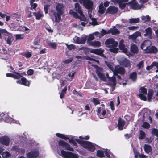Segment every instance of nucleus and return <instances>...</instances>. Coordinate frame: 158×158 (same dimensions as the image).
<instances>
[{
  "label": "nucleus",
  "instance_id": "obj_1",
  "mask_svg": "<svg viewBox=\"0 0 158 158\" xmlns=\"http://www.w3.org/2000/svg\"><path fill=\"white\" fill-rule=\"evenodd\" d=\"M75 9L80 14V16L76 12H74L72 10H70L69 11V13L73 15L74 17L79 18L81 21L80 24L83 26H85L87 23V19L83 13L81 7L78 3H76L75 4Z\"/></svg>",
  "mask_w": 158,
  "mask_h": 158
},
{
  "label": "nucleus",
  "instance_id": "obj_2",
  "mask_svg": "<svg viewBox=\"0 0 158 158\" xmlns=\"http://www.w3.org/2000/svg\"><path fill=\"white\" fill-rule=\"evenodd\" d=\"M79 138L80 139H76V141L79 144L91 151H94V150L97 146L96 144L92 143L89 141H84L83 140V139H88L89 138V136H86L84 138H83L82 136H80Z\"/></svg>",
  "mask_w": 158,
  "mask_h": 158
},
{
  "label": "nucleus",
  "instance_id": "obj_3",
  "mask_svg": "<svg viewBox=\"0 0 158 158\" xmlns=\"http://www.w3.org/2000/svg\"><path fill=\"white\" fill-rule=\"evenodd\" d=\"M105 44L106 47L109 48L110 51L114 53L118 52V49L117 47L118 43L117 42L115 41L114 39L109 38L106 40Z\"/></svg>",
  "mask_w": 158,
  "mask_h": 158
},
{
  "label": "nucleus",
  "instance_id": "obj_4",
  "mask_svg": "<svg viewBox=\"0 0 158 158\" xmlns=\"http://www.w3.org/2000/svg\"><path fill=\"white\" fill-rule=\"evenodd\" d=\"M56 11H53L55 21L59 22L61 19V16L63 13L64 6L62 4L58 3L56 6Z\"/></svg>",
  "mask_w": 158,
  "mask_h": 158
},
{
  "label": "nucleus",
  "instance_id": "obj_5",
  "mask_svg": "<svg viewBox=\"0 0 158 158\" xmlns=\"http://www.w3.org/2000/svg\"><path fill=\"white\" fill-rule=\"evenodd\" d=\"M59 155L64 158H79L77 155L72 152H66L62 150L60 152H58Z\"/></svg>",
  "mask_w": 158,
  "mask_h": 158
},
{
  "label": "nucleus",
  "instance_id": "obj_6",
  "mask_svg": "<svg viewBox=\"0 0 158 158\" xmlns=\"http://www.w3.org/2000/svg\"><path fill=\"white\" fill-rule=\"evenodd\" d=\"M117 60L121 65L128 68L131 67V64L129 61L123 56H121L118 57Z\"/></svg>",
  "mask_w": 158,
  "mask_h": 158
},
{
  "label": "nucleus",
  "instance_id": "obj_7",
  "mask_svg": "<svg viewBox=\"0 0 158 158\" xmlns=\"http://www.w3.org/2000/svg\"><path fill=\"white\" fill-rule=\"evenodd\" d=\"M142 113L143 114V121H149L150 123L152 122V119L150 115V110L147 109L143 110L142 111Z\"/></svg>",
  "mask_w": 158,
  "mask_h": 158
},
{
  "label": "nucleus",
  "instance_id": "obj_8",
  "mask_svg": "<svg viewBox=\"0 0 158 158\" xmlns=\"http://www.w3.org/2000/svg\"><path fill=\"white\" fill-rule=\"evenodd\" d=\"M97 114L100 118L103 119L107 117L106 111L104 107H97Z\"/></svg>",
  "mask_w": 158,
  "mask_h": 158
},
{
  "label": "nucleus",
  "instance_id": "obj_9",
  "mask_svg": "<svg viewBox=\"0 0 158 158\" xmlns=\"http://www.w3.org/2000/svg\"><path fill=\"white\" fill-rule=\"evenodd\" d=\"M139 95L140 98L142 100H147L146 95L147 94V89L143 87H141L139 89Z\"/></svg>",
  "mask_w": 158,
  "mask_h": 158
},
{
  "label": "nucleus",
  "instance_id": "obj_10",
  "mask_svg": "<svg viewBox=\"0 0 158 158\" xmlns=\"http://www.w3.org/2000/svg\"><path fill=\"white\" fill-rule=\"evenodd\" d=\"M56 135L58 137L61 138L65 140L69 139V142L74 146H76L77 144L76 142L73 139H69V137L68 135H64L63 134L57 133Z\"/></svg>",
  "mask_w": 158,
  "mask_h": 158
},
{
  "label": "nucleus",
  "instance_id": "obj_11",
  "mask_svg": "<svg viewBox=\"0 0 158 158\" xmlns=\"http://www.w3.org/2000/svg\"><path fill=\"white\" fill-rule=\"evenodd\" d=\"M87 40L86 36H83L81 38L77 36L75 37L73 39V42L77 44H84Z\"/></svg>",
  "mask_w": 158,
  "mask_h": 158
},
{
  "label": "nucleus",
  "instance_id": "obj_12",
  "mask_svg": "<svg viewBox=\"0 0 158 158\" xmlns=\"http://www.w3.org/2000/svg\"><path fill=\"white\" fill-rule=\"evenodd\" d=\"M128 0H112V1L115 3H118L120 8L122 9L126 7V5L129 4V3H125L128 2Z\"/></svg>",
  "mask_w": 158,
  "mask_h": 158
},
{
  "label": "nucleus",
  "instance_id": "obj_13",
  "mask_svg": "<svg viewBox=\"0 0 158 158\" xmlns=\"http://www.w3.org/2000/svg\"><path fill=\"white\" fill-rule=\"evenodd\" d=\"M113 74H116L119 73L121 75L124 74L125 72L124 68L119 65L115 67L114 70L113 71Z\"/></svg>",
  "mask_w": 158,
  "mask_h": 158
},
{
  "label": "nucleus",
  "instance_id": "obj_14",
  "mask_svg": "<svg viewBox=\"0 0 158 158\" xmlns=\"http://www.w3.org/2000/svg\"><path fill=\"white\" fill-rule=\"evenodd\" d=\"M135 0L129 2L130 7L134 10H139L142 7V4H138L137 2L135 1Z\"/></svg>",
  "mask_w": 158,
  "mask_h": 158
},
{
  "label": "nucleus",
  "instance_id": "obj_15",
  "mask_svg": "<svg viewBox=\"0 0 158 158\" xmlns=\"http://www.w3.org/2000/svg\"><path fill=\"white\" fill-rule=\"evenodd\" d=\"M39 154V152L37 150H33L27 154V158H36L38 156Z\"/></svg>",
  "mask_w": 158,
  "mask_h": 158
},
{
  "label": "nucleus",
  "instance_id": "obj_16",
  "mask_svg": "<svg viewBox=\"0 0 158 158\" xmlns=\"http://www.w3.org/2000/svg\"><path fill=\"white\" fill-rule=\"evenodd\" d=\"M107 78L108 79L110 82V85H112V89L113 91L115 89V86L116 85V78L115 77L113 76L112 77H110L109 76L108 74L107 73L106 74Z\"/></svg>",
  "mask_w": 158,
  "mask_h": 158
},
{
  "label": "nucleus",
  "instance_id": "obj_17",
  "mask_svg": "<svg viewBox=\"0 0 158 158\" xmlns=\"http://www.w3.org/2000/svg\"><path fill=\"white\" fill-rule=\"evenodd\" d=\"M58 144L60 146L64 147L67 150L71 151H73L74 150L73 148H71L68 143L65 142L64 141H59L58 142Z\"/></svg>",
  "mask_w": 158,
  "mask_h": 158
},
{
  "label": "nucleus",
  "instance_id": "obj_18",
  "mask_svg": "<svg viewBox=\"0 0 158 158\" xmlns=\"http://www.w3.org/2000/svg\"><path fill=\"white\" fill-rule=\"evenodd\" d=\"M151 45V43L149 40H145L143 43L141 45V48L143 50L147 51Z\"/></svg>",
  "mask_w": 158,
  "mask_h": 158
},
{
  "label": "nucleus",
  "instance_id": "obj_19",
  "mask_svg": "<svg viewBox=\"0 0 158 158\" xmlns=\"http://www.w3.org/2000/svg\"><path fill=\"white\" fill-rule=\"evenodd\" d=\"M102 69L101 68L98 67L96 70V72L99 77L103 81H106V78L105 76L102 73Z\"/></svg>",
  "mask_w": 158,
  "mask_h": 158
},
{
  "label": "nucleus",
  "instance_id": "obj_20",
  "mask_svg": "<svg viewBox=\"0 0 158 158\" xmlns=\"http://www.w3.org/2000/svg\"><path fill=\"white\" fill-rule=\"evenodd\" d=\"M6 76L7 77H13L15 79H19L22 77L20 73L16 72H14L12 73H7Z\"/></svg>",
  "mask_w": 158,
  "mask_h": 158
},
{
  "label": "nucleus",
  "instance_id": "obj_21",
  "mask_svg": "<svg viewBox=\"0 0 158 158\" xmlns=\"http://www.w3.org/2000/svg\"><path fill=\"white\" fill-rule=\"evenodd\" d=\"M83 6L85 8L88 9V11H91V9L93 5V2L90 0H86L83 3Z\"/></svg>",
  "mask_w": 158,
  "mask_h": 158
},
{
  "label": "nucleus",
  "instance_id": "obj_22",
  "mask_svg": "<svg viewBox=\"0 0 158 158\" xmlns=\"http://www.w3.org/2000/svg\"><path fill=\"white\" fill-rule=\"evenodd\" d=\"M9 139L7 136H3L0 137V143L8 146L9 143Z\"/></svg>",
  "mask_w": 158,
  "mask_h": 158
},
{
  "label": "nucleus",
  "instance_id": "obj_23",
  "mask_svg": "<svg viewBox=\"0 0 158 158\" xmlns=\"http://www.w3.org/2000/svg\"><path fill=\"white\" fill-rule=\"evenodd\" d=\"M17 83L21 84L24 85L29 86L30 85V82L24 77L21 78V80H19L16 81Z\"/></svg>",
  "mask_w": 158,
  "mask_h": 158
},
{
  "label": "nucleus",
  "instance_id": "obj_24",
  "mask_svg": "<svg viewBox=\"0 0 158 158\" xmlns=\"http://www.w3.org/2000/svg\"><path fill=\"white\" fill-rule=\"evenodd\" d=\"M118 8L114 6L109 7L106 10V13L110 14H114L117 12Z\"/></svg>",
  "mask_w": 158,
  "mask_h": 158
},
{
  "label": "nucleus",
  "instance_id": "obj_25",
  "mask_svg": "<svg viewBox=\"0 0 158 158\" xmlns=\"http://www.w3.org/2000/svg\"><path fill=\"white\" fill-rule=\"evenodd\" d=\"M104 50L101 48L97 49H92L90 50V52L91 53H94L99 55L101 56H104L103 54Z\"/></svg>",
  "mask_w": 158,
  "mask_h": 158
},
{
  "label": "nucleus",
  "instance_id": "obj_26",
  "mask_svg": "<svg viewBox=\"0 0 158 158\" xmlns=\"http://www.w3.org/2000/svg\"><path fill=\"white\" fill-rule=\"evenodd\" d=\"M141 36V33L139 31H137L134 33L132 35H129V39L134 41L136 38L139 36Z\"/></svg>",
  "mask_w": 158,
  "mask_h": 158
},
{
  "label": "nucleus",
  "instance_id": "obj_27",
  "mask_svg": "<svg viewBox=\"0 0 158 158\" xmlns=\"http://www.w3.org/2000/svg\"><path fill=\"white\" fill-rule=\"evenodd\" d=\"M88 44L89 45L94 47H99L101 45V43L98 41L89 42Z\"/></svg>",
  "mask_w": 158,
  "mask_h": 158
},
{
  "label": "nucleus",
  "instance_id": "obj_28",
  "mask_svg": "<svg viewBox=\"0 0 158 158\" xmlns=\"http://www.w3.org/2000/svg\"><path fill=\"white\" fill-rule=\"evenodd\" d=\"M88 14L90 18L92 20V22H90V23L92 24V25H95L98 24L97 23L96 21V19L92 17V15H91V12L90 10H89L88 11Z\"/></svg>",
  "mask_w": 158,
  "mask_h": 158
},
{
  "label": "nucleus",
  "instance_id": "obj_29",
  "mask_svg": "<svg viewBox=\"0 0 158 158\" xmlns=\"http://www.w3.org/2000/svg\"><path fill=\"white\" fill-rule=\"evenodd\" d=\"M145 34H144L145 36L150 37L152 34V28L150 27H148L145 30Z\"/></svg>",
  "mask_w": 158,
  "mask_h": 158
},
{
  "label": "nucleus",
  "instance_id": "obj_30",
  "mask_svg": "<svg viewBox=\"0 0 158 158\" xmlns=\"http://www.w3.org/2000/svg\"><path fill=\"white\" fill-rule=\"evenodd\" d=\"M157 52V48L156 47L152 46L149 47L146 51V53H155Z\"/></svg>",
  "mask_w": 158,
  "mask_h": 158
},
{
  "label": "nucleus",
  "instance_id": "obj_31",
  "mask_svg": "<svg viewBox=\"0 0 158 158\" xmlns=\"http://www.w3.org/2000/svg\"><path fill=\"white\" fill-rule=\"evenodd\" d=\"M125 121L119 118L118 122V127L119 129L122 130L123 129L125 124Z\"/></svg>",
  "mask_w": 158,
  "mask_h": 158
},
{
  "label": "nucleus",
  "instance_id": "obj_32",
  "mask_svg": "<svg viewBox=\"0 0 158 158\" xmlns=\"http://www.w3.org/2000/svg\"><path fill=\"white\" fill-rule=\"evenodd\" d=\"M109 33H111L113 35H116L119 33V31L115 27H114L112 28L109 30Z\"/></svg>",
  "mask_w": 158,
  "mask_h": 158
},
{
  "label": "nucleus",
  "instance_id": "obj_33",
  "mask_svg": "<svg viewBox=\"0 0 158 158\" xmlns=\"http://www.w3.org/2000/svg\"><path fill=\"white\" fill-rule=\"evenodd\" d=\"M34 15L36 17V19L37 20H39L43 16V15L42 11H39L37 12H34Z\"/></svg>",
  "mask_w": 158,
  "mask_h": 158
},
{
  "label": "nucleus",
  "instance_id": "obj_34",
  "mask_svg": "<svg viewBox=\"0 0 158 158\" xmlns=\"http://www.w3.org/2000/svg\"><path fill=\"white\" fill-rule=\"evenodd\" d=\"M12 149L20 153L23 154L25 152V151L24 149L20 148L17 146H15L13 147Z\"/></svg>",
  "mask_w": 158,
  "mask_h": 158
},
{
  "label": "nucleus",
  "instance_id": "obj_35",
  "mask_svg": "<svg viewBox=\"0 0 158 158\" xmlns=\"http://www.w3.org/2000/svg\"><path fill=\"white\" fill-rule=\"evenodd\" d=\"M144 148L145 152L147 153H149L152 151L151 147L147 144H145L144 146Z\"/></svg>",
  "mask_w": 158,
  "mask_h": 158
},
{
  "label": "nucleus",
  "instance_id": "obj_36",
  "mask_svg": "<svg viewBox=\"0 0 158 158\" xmlns=\"http://www.w3.org/2000/svg\"><path fill=\"white\" fill-rule=\"evenodd\" d=\"M130 78L132 81H135L137 79V73L136 72H133L131 73L130 76Z\"/></svg>",
  "mask_w": 158,
  "mask_h": 158
},
{
  "label": "nucleus",
  "instance_id": "obj_37",
  "mask_svg": "<svg viewBox=\"0 0 158 158\" xmlns=\"http://www.w3.org/2000/svg\"><path fill=\"white\" fill-rule=\"evenodd\" d=\"M153 94V91L152 90H150L148 91L147 94V100L150 102L151 101Z\"/></svg>",
  "mask_w": 158,
  "mask_h": 158
},
{
  "label": "nucleus",
  "instance_id": "obj_38",
  "mask_svg": "<svg viewBox=\"0 0 158 158\" xmlns=\"http://www.w3.org/2000/svg\"><path fill=\"white\" fill-rule=\"evenodd\" d=\"M106 8L103 6V3H101L99 6V10L98 12L101 14H103L105 11Z\"/></svg>",
  "mask_w": 158,
  "mask_h": 158
},
{
  "label": "nucleus",
  "instance_id": "obj_39",
  "mask_svg": "<svg viewBox=\"0 0 158 158\" xmlns=\"http://www.w3.org/2000/svg\"><path fill=\"white\" fill-rule=\"evenodd\" d=\"M131 51L134 53H137L138 51L137 47L135 45H132L131 46Z\"/></svg>",
  "mask_w": 158,
  "mask_h": 158
},
{
  "label": "nucleus",
  "instance_id": "obj_40",
  "mask_svg": "<svg viewBox=\"0 0 158 158\" xmlns=\"http://www.w3.org/2000/svg\"><path fill=\"white\" fill-rule=\"evenodd\" d=\"M135 158H137L139 156L140 158H147V156L144 155L143 154H140L139 153L137 152H135Z\"/></svg>",
  "mask_w": 158,
  "mask_h": 158
},
{
  "label": "nucleus",
  "instance_id": "obj_41",
  "mask_svg": "<svg viewBox=\"0 0 158 158\" xmlns=\"http://www.w3.org/2000/svg\"><path fill=\"white\" fill-rule=\"evenodd\" d=\"M129 23H137L139 21V18H131L129 19Z\"/></svg>",
  "mask_w": 158,
  "mask_h": 158
},
{
  "label": "nucleus",
  "instance_id": "obj_42",
  "mask_svg": "<svg viewBox=\"0 0 158 158\" xmlns=\"http://www.w3.org/2000/svg\"><path fill=\"white\" fill-rule=\"evenodd\" d=\"M9 35L8 38H6V41L8 44H10L13 40V39L12 35L9 34Z\"/></svg>",
  "mask_w": 158,
  "mask_h": 158
},
{
  "label": "nucleus",
  "instance_id": "obj_43",
  "mask_svg": "<svg viewBox=\"0 0 158 158\" xmlns=\"http://www.w3.org/2000/svg\"><path fill=\"white\" fill-rule=\"evenodd\" d=\"M141 19L144 22H145L150 21V18L148 15H147L145 16H143L141 17Z\"/></svg>",
  "mask_w": 158,
  "mask_h": 158
},
{
  "label": "nucleus",
  "instance_id": "obj_44",
  "mask_svg": "<svg viewBox=\"0 0 158 158\" xmlns=\"http://www.w3.org/2000/svg\"><path fill=\"white\" fill-rule=\"evenodd\" d=\"M119 48L121 50L123 51L124 53L126 54V55H128L127 50L125 45H123L122 46H119Z\"/></svg>",
  "mask_w": 158,
  "mask_h": 158
},
{
  "label": "nucleus",
  "instance_id": "obj_45",
  "mask_svg": "<svg viewBox=\"0 0 158 158\" xmlns=\"http://www.w3.org/2000/svg\"><path fill=\"white\" fill-rule=\"evenodd\" d=\"M9 116H8L5 120V121L7 123H15L16 121H15L12 118H10Z\"/></svg>",
  "mask_w": 158,
  "mask_h": 158
},
{
  "label": "nucleus",
  "instance_id": "obj_46",
  "mask_svg": "<svg viewBox=\"0 0 158 158\" xmlns=\"http://www.w3.org/2000/svg\"><path fill=\"white\" fill-rule=\"evenodd\" d=\"M74 72H71L69 73L67 77L68 79L70 81H72L74 76Z\"/></svg>",
  "mask_w": 158,
  "mask_h": 158
},
{
  "label": "nucleus",
  "instance_id": "obj_47",
  "mask_svg": "<svg viewBox=\"0 0 158 158\" xmlns=\"http://www.w3.org/2000/svg\"><path fill=\"white\" fill-rule=\"evenodd\" d=\"M151 132L152 135L158 137V129L152 128L151 129Z\"/></svg>",
  "mask_w": 158,
  "mask_h": 158
},
{
  "label": "nucleus",
  "instance_id": "obj_48",
  "mask_svg": "<svg viewBox=\"0 0 158 158\" xmlns=\"http://www.w3.org/2000/svg\"><path fill=\"white\" fill-rule=\"evenodd\" d=\"M104 153L103 151L98 150L97 151V156L99 157H104L105 156Z\"/></svg>",
  "mask_w": 158,
  "mask_h": 158
},
{
  "label": "nucleus",
  "instance_id": "obj_49",
  "mask_svg": "<svg viewBox=\"0 0 158 158\" xmlns=\"http://www.w3.org/2000/svg\"><path fill=\"white\" fill-rule=\"evenodd\" d=\"M65 44L66 46L69 50H70L72 49H74L76 48L75 46L73 44L68 45L67 44L65 43Z\"/></svg>",
  "mask_w": 158,
  "mask_h": 158
},
{
  "label": "nucleus",
  "instance_id": "obj_50",
  "mask_svg": "<svg viewBox=\"0 0 158 158\" xmlns=\"http://www.w3.org/2000/svg\"><path fill=\"white\" fill-rule=\"evenodd\" d=\"M2 155L3 158H7L10 156V154L8 152H4L2 153Z\"/></svg>",
  "mask_w": 158,
  "mask_h": 158
},
{
  "label": "nucleus",
  "instance_id": "obj_51",
  "mask_svg": "<svg viewBox=\"0 0 158 158\" xmlns=\"http://www.w3.org/2000/svg\"><path fill=\"white\" fill-rule=\"evenodd\" d=\"M22 55L25 56L27 58L31 57L32 56V53L30 52H27L26 53H23Z\"/></svg>",
  "mask_w": 158,
  "mask_h": 158
},
{
  "label": "nucleus",
  "instance_id": "obj_52",
  "mask_svg": "<svg viewBox=\"0 0 158 158\" xmlns=\"http://www.w3.org/2000/svg\"><path fill=\"white\" fill-rule=\"evenodd\" d=\"M142 127L144 128L148 129L150 127V125L148 123L143 122Z\"/></svg>",
  "mask_w": 158,
  "mask_h": 158
},
{
  "label": "nucleus",
  "instance_id": "obj_53",
  "mask_svg": "<svg viewBox=\"0 0 158 158\" xmlns=\"http://www.w3.org/2000/svg\"><path fill=\"white\" fill-rule=\"evenodd\" d=\"M145 133L144 132L142 131H140L139 139H143L145 137Z\"/></svg>",
  "mask_w": 158,
  "mask_h": 158
},
{
  "label": "nucleus",
  "instance_id": "obj_54",
  "mask_svg": "<svg viewBox=\"0 0 158 158\" xmlns=\"http://www.w3.org/2000/svg\"><path fill=\"white\" fill-rule=\"evenodd\" d=\"M93 102L94 105H96L100 104V101L99 100L96 98H93L92 100Z\"/></svg>",
  "mask_w": 158,
  "mask_h": 158
},
{
  "label": "nucleus",
  "instance_id": "obj_55",
  "mask_svg": "<svg viewBox=\"0 0 158 158\" xmlns=\"http://www.w3.org/2000/svg\"><path fill=\"white\" fill-rule=\"evenodd\" d=\"M48 44L49 45L54 49H55L56 47V44L55 43L50 42Z\"/></svg>",
  "mask_w": 158,
  "mask_h": 158
},
{
  "label": "nucleus",
  "instance_id": "obj_56",
  "mask_svg": "<svg viewBox=\"0 0 158 158\" xmlns=\"http://www.w3.org/2000/svg\"><path fill=\"white\" fill-rule=\"evenodd\" d=\"M85 59L87 60H88L92 61V62L95 61L98 63H99V61L98 60H95V59H93V58H91L89 56H87V57H85Z\"/></svg>",
  "mask_w": 158,
  "mask_h": 158
},
{
  "label": "nucleus",
  "instance_id": "obj_57",
  "mask_svg": "<svg viewBox=\"0 0 158 158\" xmlns=\"http://www.w3.org/2000/svg\"><path fill=\"white\" fill-rule=\"evenodd\" d=\"M85 59L87 60H88L92 61V62L95 61L98 63H99V61L98 60H95V59H93V58H91L89 56H87V57H85Z\"/></svg>",
  "mask_w": 158,
  "mask_h": 158
},
{
  "label": "nucleus",
  "instance_id": "obj_58",
  "mask_svg": "<svg viewBox=\"0 0 158 158\" xmlns=\"http://www.w3.org/2000/svg\"><path fill=\"white\" fill-rule=\"evenodd\" d=\"M144 64L143 61H141L137 65V67L139 69H140L143 67Z\"/></svg>",
  "mask_w": 158,
  "mask_h": 158
},
{
  "label": "nucleus",
  "instance_id": "obj_59",
  "mask_svg": "<svg viewBox=\"0 0 158 158\" xmlns=\"http://www.w3.org/2000/svg\"><path fill=\"white\" fill-rule=\"evenodd\" d=\"M16 40H21L23 38L24 36L22 34H17L15 35Z\"/></svg>",
  "mask_w": 158,
  "mask_h": 158
},
{
  "label": "nucleus",
  "instance_id": "obj_60",
  "mask_svg": "<svg viewBox=\"0 0 158 158\" xmlns=\"http://www.w3.org/2000/svg\"><path fill=\"white\" fill-rule=\"evenodd\" d=\"M101 33L102 36H103L104 35L109 34H110L109 30L106 31L104 29H102L101 31Z\"/></svg>",
  "mask_w": 158,
  "mask_h": 158
},
{
  "label": "nucleus",
  "instance_id": "obj_61",
  "mask_svg": "<svg viewBox=\"0 0 158 158\" xmlns=\"http://www.w3.org/2000/svg\"><path fill=\"white\" fill-rule=\"evenodd\" d=\"M105 63L108 66V67L113 71H114L113 69L114 68L113 67L112 64H111L109 62H105Z\"/></svg>",
  "mask_w": 158,
  "mask_h": 158
},
{
  "label": "nucleus",
  "instance_id": "obj_62",
  "mask_svg": "<svg viewBox=\"0 0 158 158\" xmlns=\"http://www.w3.org/2000/svg\"><path fill=\"white\" fill-rule=\"evenodd\" d=\"M0 116L5 120V119L8 116V115L7 113H2L0 114Z\"/></svg>",
  "mask_w": 158,
  "mask_h": 158
},
{
  "label": "nucleus",
  "instance_id": "obj_63",
  "mask_svg": "<svg viewBox=\"0 0 158 158\" xmlns=\"http://www.w3.org/2000/svg\"><path fill=\"white\" fill-rule=\"evenodd\" d=\"M94 39V35L93 34H90L89 35L88 38V43L90 42V40H92Z\"/></svg>",
  "mask_w": 158,
  "mask_h": 158
},
{
  "label": "nucleus",
  "instance_id": "obj_64",
  "mask_svg": "<svg viewBox=\"0 0 158 158\" xmlns=\"http://www.w3.org/2000/svg\"><path fill=\"white\" fill-rule=\"evenodd\" d=\"M73 59L72 58L65 60L63 61V62L65 64L69 63L71 62L73 60Z\"/></svg>",
  "mask_w": 158,
  "mask_h": 158
}]
</instances>
